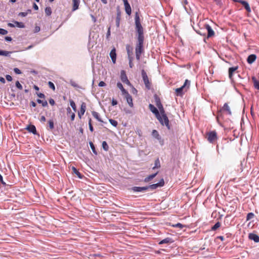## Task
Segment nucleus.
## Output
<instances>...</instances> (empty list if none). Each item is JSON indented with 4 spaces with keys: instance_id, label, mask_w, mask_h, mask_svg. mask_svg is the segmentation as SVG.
<instances>
[{
    "instance_id": "1",
    "label": "nucleus",
    "mask_w": 259,
    "mask_h": 259,
    "mask_svg": "<svg viewBox=\"0 0 259 259\" xmlns=\"http://www.w3.org/2000/svg\"><path fill=\"white\" fill-rule=\"evenodd\" d=\"M136 30L138 33V41L136 47V53L141 54L143 51L144 33L143 28L140 23V17L136 13L135 15Z\"/></svg>"
},
{
    "instance_id": "2",
    "label": "nucleus",
    "mask_w": 259,
    "mask_h": 259,
    "mask_svg": "<svg viewBox=\"0 0 259 259\" xmlns=\"http://www.w3.org/2000/svg\"><path fill=\"white\" fill-rule=\"evenodd\" d=\"M164 185V179H160V181L156 184L144 186V187H133L131 190L134 192L145 193L148 190H153L158 188L161 187Z\"/></svg>"
},
{
    "instance_id": "3",
    "label": "nucleus",
    "mask_w": 259,
    "mask_h": 259,
    "mask_svg": "<svg viewBox=\"0 0 259 259\" xmlns=\"http://www.w3.org/2000/svg\"><path fill=\"white\" fill-rule=\"evenodd\" d=\"M161 113L160 118L157 119L159 122L162 125H165L168 129H170V126L169 125V120L166 115L165 114V111L163 108H161L159 109Z\"/></svg>"
},
{
    "instance_id": "4",
    "label": "nucleus",
    "mask_w": 259,
    "mask_h": 259,
    "mask_svg": "<svg viewBox=\"0 0 259 259\" xmlns=\"http://www.w3.org/2000/svg\"><path fill=\"white\" fill-rule=\"evenodd\" d=\"M190 84V81L186 79L184 84L181 87L177 88L175 90L177 96H181L184 93V92H186L189 89Z\"/></svg>"
},
{
    "instance_id": "5",
    "label": "nucleus",
    "mask_w": 259,
    "mask_h": 259,
    "mask_svg": "<svg viewBox=\"0 0 259 259\" xmlns=\"http://www.w3.org/2000/svg\"><path fill=\"white\" fill-rule=\"evenodd\" d=\"M142 76L143 78V80L144 81V83L145 85L146 88L147 89H150L151 83L150 82L149 80L148 77L147 75L146 72L145 71L144 69H143L141 71Z\"/></svg>"
},
{
    "instance_id": "6",
    "label": "nucleus",
    "mask_w": 259,
    "mask_h": 259,
    "mask_svg": "<svg viewBox=\"0 0 259 259\" xmlns=\"http://www.w3.org/2000/svg\"><path fill=\"white\" fill-rule=\"evenodd\" d=\"M207 139L210 143H213L217 139V133L215 131H212L207 133Z\"/></svg>"
},
{
    "instance_id": "7",
    "label": "nucleus",
    "mask_w": 259,
    "mask_h": 259,
    "mask_svg": "<svg viewBox=\"0 0 259 259\" xmlns=\"http://www.w3.org/2000/svg\"><path fill=\"white\" fill-rule=\"evenodd\" d=\"M149 108L150 110V111L155 114L156 117L157 119L160 118V114L158 111L157 109L152 104H150L149 105Z\"/></svg>"
},
{
    "instance_id": "8",
    "label": "nucleus",
    "mask_w": 259,
    "mask_h": 259,
    "mask_svg": "<svg viewBox=\"0 0 259 259\" xmlns=\"http://www.w3.org/2000/svg\"><path fill=\"white\" fill-rule=\"evenodd\" d=\"M204 27L207 31V38L210 37L214 35V31L208 24H205Z\"/></svg>"
},
{
    "instance_id": "9",
    "label": "nucleus",
    "mask_w": 259,
    "mask_h": 259,
    "mask_svg": "<svg viewBox=\"0 0 259 259\" xmlns=\"http://www.w3.org/2000/svg\"><path fill=\"white\" fill-rule=\"evenodd\" d=\"M124 3L125 11L127 14L130 15L132 12L131 8L127 0H122Z\"/></svg>"
},
{
    "instance_id": "10",
    "label": "nucleus",
    "mask_w": 259,
    "mask_h": 259,
    "mask_svg": "<svg viewBox=\"0 0 259 259\" xmlns=\"http://www.w3.org/2000/svg\"><path fill=\"white\" fill-rule=\"evenodd\" d=\"M14 24L9 23L8 25L10 27H15V26L19 28H24L25 27L24 24L22 22H19L18 21H14Z\"/></svg>"
},
{
    "instance_id": "11",
    "label": "nucleus",
    "mask_w": 259,
    "mask_h": 259,
    "mask_svg": "<svg viewBox=\"0 0 259 259\" xmlns=\"http://www.w3.org/2000/svg\"><path fill=\"white\" fill-rule=\"evenodd\" d=\"M86 104L85 103L83 102L81 105L80 111L78 113V116L80 119L81 118L82 115L84 114Z\"/></svg>"
},
{
    "instance_id": "12",
    "label": "nucleus",
    "mask_w": 259,
    "mask_h": 259,
    "mask_svg": "<svg viewBox=\"0 0 259 259\" xmlns=\"http://www.w3.org/2000/svg\"><path fill=\"white\" fill-rule=\"evenodd\" d=\"M223 111L226 112L229 115H232V112L230 109V107L229 106L228 103H225L223 107L222 108V109L220 110V112Z\"/></svg>"
},
{
    "instance_id": "13",
    "label": "nucleus",
    "mask_w": 259,
    "mask_h": 259,
    "mask_svg": "<svg viewBox=\"0 0 259 259\" xmlns=\"http://www.w3.org/2000/svg\"><path fill=\"white\" fill-rule=\"evenodd\" d=\"M125 98H126V101L131 107H133V99L132 96L129 94L128 93H127L125 94Z\"/></svg>"
},
{
    "instance_id": "14",
    "label": "nucleus",
    "mask_w": 259,
    "mask_h": 259,
    "mask_svg": "<svg viewBox=\"0 0 259 259\" xmlns=\"http://www.w3.org/2000/svg\"><path fill=\"white\" fill-rule=\"evenodd\" d=\"M249 238L250 240H253L255 242H259V236L253 233H250L249 234Z\"/></svg>"
},
{
    "instance_id": "15",
    "label": "nucleus",
    "mask_w": 259,
    "mask_h": 259,
    "mask_svg": "<svg viewBox=\"0 0 259 259\" xmlns=\"http://www.w3.org/2000/svg\"><path fill=\"white\" fill-rule=\"evenodd\" d=\"M110 56L111 58L112 62L114 64L116 62V54L115 52V49L114 48L112 49L110 53Z\"/></svg>"
},
{
    "instance_id": "16",
    "label": "nucleus",
    "mask_w": 259,
    "mask_h": 259,
    "mask_svg": "<svg viewBox=\"0 0 259 259\" xmlns=\"http://www.w3.org/2000/svg\"><path fill=\"white\" fill-rule=\"evenodd\" d=\"M67 114L68 116L70 117L71 121H73L74 120V118L75 116L74 112H72L71 108L70 107H68L67 108Z\"/></svg>"
},
{
    "instance_id": "17",
    "label": "nucleus",
    "mask_w": 259,
    "mask_h": 259,
    "mask_svg": "<svg viewBox=\"0 0 259 259\" xmlns=\"http://www.w3.org/2000/svg\"><path fill=\"white\" fill-rule=\"evenodd\" d=\"M256 58V56L254 54H251L250 55L247 59V61L249 64H252L253 62H254Z\"/></svg>"
},
{
    "instance_id": "18",
    "label": "nucleus",
    "mask_w": 259,
    "mask_h": 259,
    "mask_svg": "<svg viewBox=\"0 0 259 259\" xmlns=\"http://www.w3.org/2000/svg\"><path fill=\"white\" fill-rule=\"evenodd\" d=\"M121 80L122 81L128 85H131L130 81L128 80L127 77L124 73H121Z\"/></svg>"
},
{
    "instance_id": "19",
    "label": "nucleus",
    "mask_w": 259,
    "mask_h": 259,
    "mask_svg": "<svg viewBox=\"0 0 259 259\" xmlns=\"http://www.w3.org/2000/svg\"><path fill=\"white\" fill-rule=\"evenodd\" d=\"M126 50L128 55V58H133L132 56L133 55V49L130 47V45H126Z\"/></svg>"
},
{
    "instance_id": "20",
    "label": "nucleus",
    "mask_w": 259,
    "mask_h": 259,
    "mask_svg": "<svg viewBox=\"0 0 259 259\" xmlns=\"http://www.w3.org/2000/svg\"><path fill=\"white\" fill-rule=\"evenodd\" d=\"M240 3L244 7L245 9L248 12L250 13L251 12V9L248 3L247 2L242 1Z\"/></svg>"
},
{
    "instance_id": "21",
    "label": "nucleus",
    "mask_w": 259,
    "mask_h": 259,
    "mask_svg": "<svg viewBox=\"0 0 259 259\" xmlns=\"http://www.w3.org/2000/svg\"><path fill=\"white\" fill-rule=\"evenodd\" d=\"M73 7L72 11H74L78 9L79 5V0H72Z\"/></svg>"
},
{
    "instance_id": "22",
    "label": "nucleus",
    "mask_w": 259,
    "mask_h": 259,
    "mask_svg": "<svg viewBox=\"0 0 259 259\" xmlns=\"http://www.w3.org/2000/svg\"><path fill=\"white\" fill-rule=\"evenodd\" d=\"M238 69V66L230 67L229 69V76L230 79L232 78L233 73Z\"/></svg>"
},
{
    "instance_id": "23",
    "label": "nucleus",
    "mask_w": 259,
    "mask_h": 259,
    "mask_svg": "<svg viewBox=\"0 0 259 259\" xmlns=\"http://www.w3.org/2000/svg\"><path fill=\"white\" fill-rule=\"evenodd\" d=\"M173 242V240H172L171 238H166L163 240H162L161 241H160L159 243V244H168V243H172Z\"/></svg>"
},
{
    "instance_id": "24",
    "label": "nucleus",
    "mask_w": 259,
    "mask_h": 259,
    "mask_svg": "<svg viewBox=\"0 0 259 259\" xmlns=\"http://www.w3.org/2000/svg\"><path fill=\"white\" fill-rule=\"evenodd\" d=\"M26 128L29 132H31V133H33V134H36V130L35 126L34 125H29L27 126V127Z\"/></svg>"
},
{
    "instance_id": "25",
    "label": "nucleus",
    "mask_w": 259,
    "mask_h": 259,
    "mask_svg": "<svg viewBox=\"0 0 259 259\" xmlns=\"http://www.w3.org/2000/svg\"><path fill=\"white\" fill-rule=\"evenodd\" d=\"M117 87L121 91L122 94L125 95L127 93H128L123 87L122 84L121 83L118 82L117 83Z\"/></svg>"
},
{
    "instance_id": "26",
    "label": "nucleus",
    "mask_w": 259,
    "mask_h": 259,
    "mask_svg": "<svg viewBox=\"0 0 259 259\" xmlns=\"http://www.w3.org/2000/svg\"><path fill=\"white\" fill-rule=\"evenodd\" d=\"M152 135L157 140L160 139V136H159L158 132L155 130H153Z\"/></svg>"
},
{
    "instance_id": "27",
    "label": "nucleus",
    "mask_w": 259,
    "mask_h": 259,
    "mask_svg": "<svg viewBox=\"0 0 259 259\" xmlns=\"http://www.w3.org/2000/svg\"><path fill=\"white\" fill-rule=\"evenodd\" d=\"M120 20V12L119 11H118L117 14V17L116 18V25L117 27H118L119 26Z\"/></svg>"
},
{
    "instance_id": "28",
    "label": "nucleus",
    "mask_w": 259,
    "mask_h": 259,
    "mask_svg": "<svg viewBox=\"0 0 259 259\" xmlns=\"http://www.w3.org/2000/svg\"><path fill=\"white\" fill-rule=\"evenodd\" d=\"M72 172L73 174H76V175L78 177V178H81V176L80 172L75 167L73 166L72 167Z\"/></svg>"
},
{
    "instance_id": "29",
    "label": "nucleus",
    "mask_w": 259,
    "mask_h": 259,
    "mask_svg": "<svg viewBox=\"0 0 259 259\" xmlns=\"http://www.w3.org/2000/svg\"><path fill=\"white\" fill-rule=\"evenodd\" d=\"M254 87L259 90V81L256 80L255 77H252Z\"/></svg>"
},
{
    "instance_id": "30",
    "label": "nucleus",
    "mask_w": 259,
    "mask_h": 259,
    "mask_svg": "<svg viewBox=\"0 0 259 259\" xmlns=\"http://www.w3.org/2000/svg\"><path fill=\"white\" fill-rule=\"evenodd\" d=\"M92 115L93 116L96 118L100 122H103V121L101 119V118L99 117V115L98 112L96 111H93L92 112Z\"/></svg>"
},
{
    "instance_id": "31",
    "label": "nucleus",
    "mask_w": 259,
    "mask_h": 259,
    "mask_svg": "<svg viewBox=\"0 0 259 259\" xmlns=\"http://www.w3.org/2000/svg\"><path fill=\"white\" fill-rule=\"evenodd\" d=\"M12 53V52L0 50V55L4 56H8Z\"/></svg>"
},
{
    "instance_id": "32",
    "label": "nucleus",
    "mask_w": 259,
    "mask_h": 259,
    "mask_svg": "<svg viewBox=\"0 0 259 259\" xmlns=\"http://www.w3.org/2000/svg\"><path fill=\"white\" fill-rule=\"evenodd\" d=\"M154 165H155L153 167V169L158 168H159L160 167V161H159V159H157L155 161Z\"/></svg>"
},
{
    "instance_id": "33",
    "label": "nucleus",
    "mask_w": 259,
    "mask_h": 259,
    "mask_svg": "<svg viewBox=\"0 0 259 259\" xmlns=\"http://www.w3.org/2000/svg\"><path fill=\"white\" fill-rule=\"evenodd\" d=\"M102 146L103 149L105 151H107L108 150L109 146L106 141H103L102 142Z\"/></svg>"
},
{
    "instance_id": "34",
    "label": "nucleus",
    "mask_w": 259,
    "mask_h": 259,
    "mask_svg": "<svg viewBox=\"0 0 259 259\" xmlns=\"http://www.w3.org/2000/svg\"><path fill=\"white\" fill-rule=\"evenodd\" d=\"M37 102L39 104H42L43 107H46L48 106V102L47 101H43L40 99H37Z\"/></svg>"
},
{
    "instance_id": "35",
    "label": "nucleus",
    "mask_w": 259,
    "mask_h": 259,
    "mask_svg": "<svg viewBox=\"0 0 259 259\" xmlns=\"http://www.w3.org/2000/svg\"><path fill=\"white\" fill-rule=\"evenodd\" d=\"M45 13L47 16H50L52 14V10L50 7H47L45 9Z\"/></svg>"
},
{
    "instance_id": "36",
    "label": "nucleus",
    "mask_w": 259,
    "mask_h": 259,
    "mask_svg": "<svg viewBox=\"0 0 259 259\" xmlns=\"http://www.w3.org/2000/svg\"><path fill=\"white\" fill-rule=\"evenodd\" d=\"M0 182L4 186H11L13 185V184L12 183H7V182L5 181L4 179H0Z\"/></svg>"
},
{
    "instance_id": "37",
    "label": "nucleus",
    "mask_w": 259,
    "mask_h": 259,
    "mask_svg": "<svg viewBox=\"0 0 259 259\" xmlns=\"http://www.w3.org/2000/svg\"><path fill=\"white\" fill-rule=\"evenodd\" d=\"M70 104L74 112L76 111V107L74 102L73 100L70 101Z\"/></svg>"
},
{
    "instance_id": "38",
    "label": "nucleus",
    "mask_w": 259,
    "mask_h": 259,
    "mask_svg": "<svg viewBox=\"0 0 259 259\" xmlns=\"http://www.w3.org/2000/svg\"><path fill=\"white\" fill-rule=\"evenodd\" d=\"M90 146L91 147V148L94 154H95L96 155H97V151H96V150L95 149V147L94 146V145L93 144V143L92 142H90Z\"/></svg>"
},
{
    "instance_id": "39",
    "label": "nucleus",
    "mask_w": 259,
    "mask_h": 259,
    "mask_svg": "<svg viewBox=\"0 0 259 259\" xmlns=\"http://www.w3.org/2000/svg\"><path fill=\"white\" fill-rule=\"evenodd\" d=\"M49 126L50 130H53L54 128V121L51 119L48 121Z\"/></svg>"
},
{
    "instance_id": "40",
    "label": "nucleus",
    "mask_w": 259,
    "mask_h": 259,
    "mask_svg": "<svg viewBox=\"0 0 259 259\" xmlns=\"http://www.w3.org/2000/svg\"><path fill=\"white\" fill-rule=\"evenodd\" d=\"M109 121L114 127H116L118 124L117 121L112 119H110Z\"/></svg>"
},
{
    "instance_id": "41",
    "label": "nucleus",
    "mask_w": 259,
    "mask_h": 259,
    "mask_svg": "<svg viewBox=\"0 0 259 259\" xmlns=\"http://www.w3.org/2000/svg\"><path fill=\"white\" fill-rule=\"evenodd\" d=\"M221 226V224L220 222H217L214 224V225L211 228L212 230L215 231L217 229H218Z\"/></svg>"
},
{
    "instance_id": "42",
    "label": "nucleus",
    "mask_w": 259,
    "mask_h": 259,
    "mask_svg": "<svg viewBox=\"0 0 259 259\" xmlns=\"http://www.w3.org/2000/svg\"><path fill=\"white\" fill-rule=\"evenodd\" d=\"M254 216V214L252 212L248 213L247 215L246 220L247 221L252 219L253 217Z\"/></svg>"
},
{
    "instance_id": "43",
    "label": "nucleus",
    "mask_w": 259,
    "mask_h": 259,
    "mask_svg": "<svg viewBox=\"0 0 259 259\" xmlns=\"http://www.w3.org/2000/svg\"><path fill=\"white\" fill-rule=\"evenodd\" d=\"M16 86L19 90H21L23 89L22 85L20 84L19 81L16 82Z\"/></svg>"
},
{
    "instance_id": "44",
    "label": "nucleus",
    "mask_w": 259,
    "mask_h": 259,
    "mask_svg": "<svg viewBox=\"0 0 259 259\" xmlns=\"http://www.w3.org/2000/svg\"><path fill=\"white\" fill-rule=\"evenodd\" d=\"M48 85L49 86V87L53 89L54 91L55 90V85L54 84V83L51 82V81H49L48 82Z\"/></svg>"
},
{
    "instance_id": "45",
    "label": "nucleus",
    "mask_w": 259,
    "mask_h": 259,
    "mask_svg": "<svg viewBox=\"0 0 259 259\" xmlns=\"http://www.w3.org/2000/svg\"><path fill=\"white\" fill-rule=\"evenodd\" d=\"M8 33V31L4 29H3V28H0V34H2V35H6Z\"/></svg>"
},
{
    "instance_id": "46",
    "label": "nucleus",
    "mask_w": 259,
    "mask_h": 259,
    "mask_svg": "<svg viewBox=\"0 0 259 259\" xmlns=\"http://www.w3.org/2000/svg\"><path fill=\"white\" fill-rule=\"evenodd\" d=\"M89 129H90V131L92 132H93L94 128H93V127L92 124L91 123V118L89 120Z\"/></svg>"
},
{
    "instance_id": "47",
    "label": "nucleus",
    "mask_w": 259,
    "mask_h": 259,
    "mask_svg": "<svg viewBox=\"0 0 259 259\" xmlns=\"http://www.w3.org/2000/svg\"><path fill=\"white\" fill-rule=\"evenodd\" d=\"M14 71L17 74H20L22 73L21 70L19 69H18V68H14Z\"/></svg>"
},
{
    "instance_id": "48",
    "label": "nucleus",
    "mask_w": 259,
    "mask_h": 259,
    "mask_svg": "<svg viewBox=\"0 0 259 259\" xmlns=\"http://www.w3.org/2000/svg\"><path fill=\"white\" fill-rule=\"evenodd\" d=\"M173 226L175 227L179 228H181V229H182V228H183L184 227V225H182L181 223H177L176 225H173Z\"/></svg>"
},
{
    "instance_id": "49",
    "label": "nucleus",
    "mask_w": 259,
    "mask_h": 259,
    "mask_svg": "<svg viewBox=\"0 0 259 259\" xmlns=\"http://www.w3.org/2000/svg\"><path fill=\"white\" fill-rule=\"evenodd\" d=\"M128 59L129 60V66H130V68H133V67L134 66V64L132 63L133 58H128Z\"/></svg>"
},
{
    "instance_id": "50",
    "label": "nucleus",
    "mask_w": 259,
    "mask_h": 259,
    "mask_svg": "<svg viewBox=\"0 0 259 259\" xmlns=\"http://www.w3.org/2000/svg\"><path fill=\"white\" fill-rule=\"evenodd\" d=\"M156 105L159 108V109H160L161 108L163 107L162 105L161 104L159 101H157Z\"/></svg>"
},
{
    "instance_id": "51",
    "label": "nucleus",
    "mask_w": 259,
    "mask_h": 259,
    "mask_svg": "<svg viewBox=\"0 0 259 259\" xmlns=\"http://www.w3.org/2000/svg\"><path fill=\"white\" fill-rule=\"evenodd\" d=\"M157 174V172H155V173H154V174H153L150 175L149 176H148L147 177V178H149V179H151V178H154L156 176V174Z\"/></svg>"
},
{
    "instance_id": "52",
    "label": "nucleus",
    "mask_w": 259,
    "mask_h": 259,
    "mask_svg": "<svg viewBox=\"0 0 259 259\" xmlns=\"http://www.w3.org/2000/svg\"><path fill=\"white\" fill-rule=\"evenodd\" d=\"M6 79L9 81H11L12 80V77L11 75H6Z\"/></svg>"
},
{
    "instance_id": "53",
    "label": "nucleus",
    "mask_w": 259,
    "mask_h": 259,
    "mask_svg": "<svg viewBox=\"0 0 259 259\" xmlns=\"http://www.w3.org/2000/svg\"><path fill=\"white\" fill-rule=\"evenodd\" d=\"M28 13L27 12H20L19 14V16H22V17H25L27 15Z\"/></svg>"
},
{
    "instance_id": "54",
    "label": "nucleus",
    "mask_w": 259,
    "mask_h": 259,
    "mask_svg": "<svg viewBox=\"0 0 259 259\" xmlns=\"http://www.w3.org/2000/svg\"><path fill=\"white\" fill-rule=\"evenodd\" d=\"M70 84L72 86H73L74 87H78L77 84L75 81H71Z\"/></svg>"
},
{
    "instance_id": "55",
    "label": "nucleus",
    "mask_w": 259,
    "mask_h": 259,
    "mask_svg": "<svg viewBox=\"0 0 259 259\" xmlns=\"http://www.w3.org/2000/svg\"><path fill=\"white\" fill-rule=\"evenodd\" d=\"M98 85L99 87H105L106 85V83L104 81H101L99 83Z\"/></svg>"
},
{
    "instance_id": "56",
    "label": "nucleus",
    "mask_w": 259,
    "mask_h": 259,
    "mask_svg": "<svg viewBox=\"0 0 259 259\" xmlns=\"http://www.w3.org/2000/svg\"><path fill=\"white\" fill-rule=\"evenodd\" d=\"M37 96L40 98H45V95L42 93L37 94Z\"/></svg>"
},
{
    "instance_id": "57",
    "label": "nucleus",
    "mask_w": 259,
    "mask_h": 259,
    "mask_svg": "<svg viewBox=\"0 0 259 259\" xmlns=\"http://www.w3.org/2000/svg\"><path fill=\"white\" fill-rule=\"evenodd\" d=\"M117 104V102L115 99H113L112 100V105L113 106L116 105Z\"/></svg>"
},
{
    "instance_id": "58",
    "label": "nucleus",
    "mask_w": 259,
    "mask_h": 259,
    "mask_svg": "<svg viewBox=\"0 0 259 259\" xmlns=\"http://www.w3.org/2000/svg\"><path fill=\"white\" fill-rule=\"evenodd\" d=\"M49 103L51 105H54L55 104V101L53 99H50L49 100Z\"/></svg>"
},
{
    "instance_id": "59",
    "label": "nucleus",
    "mask_w": 259,
    "mask_h": 259,
    "mask_svg": "<svg viewBox=\"0 0 259 259\" xmlns=\"http://www.w3.org/2000/svg\"><path fill=\"white\" fill-rule=\"evenodd\" d=\"M141 54L136 53V59L138 61H139L140 59Z\"/></svg>"
},
{
    "instance_id": "60",
    "label": "nucleus",
    "mask_w": 259,
    "mask_h": 259,
    "mask_svg": "<svg viewBox=\"0 0 259 259\" xmlns=\"http://www.w3.org/2000/svg\"><path fill=\"white\" fill-rule=\"evenodd\" d=\"M0 81L3 83H5L6 82L5 78L3 77H0Z\"/></svg>"
},
{
    "instance_id": "61",
    "label": "nucleus",
    "mask_w": 259,
    "mask_h": 259,
    "mask_svg": "<svg viewBox=\"0 0 259 259\" xmlns=\"http://www.w3.org/2000/svg\"><path fill=\"white\" fill-rule=\"evenodd\" d=\"M12 38L10 36H6L5 37V40L8 41H10L12 40Z\"/></svg>"
},
{
    "instance_id": "62",
    "label": "nucleus",
    "mask_w": 259,
    "mask_h": 259,
    "mask_svg": "<svg viewBox=\"0 0 259 259\" xmlns=\"http://www.w3.org/2000/svg\"><path fill=\"white\" fill-rule=\"evenodd\" d=\"M40 121L41 122H45L46 121V117L44 116H41L40 119Z\"/></svg>"
},
{
    "instance_id": "63",
    "label": "nucleus",
    "mask_w": 259,
    "mask_h": 259,
    "mask_svg": "<svg viewBox=\"0 0 259 259\" xmlns=\"http://www.w3.org/2000/svg\"><path fill=\"white\" fill-rule=\"evenodd\" d=\"M33 7L35 10H37L38 9V7L35 3L33 4Z\"/></svg>"
},
{
    "instance_id": "64",
    "label": "nucleus",
    "mask_w": 259,
    "mask_h": 259,
    "mask_svg": "<svg viewBox=\"0 0 259 259\" xmlns=\"http://www.w3.org/2000/svg\"><path fill=\"white\" fill-rule=\"evenodd\" d=\"M36 103H35L34 102H33V101H31V102H30V106H32V107H35V106H36Z\"/></svg>"
}]
</instances>
